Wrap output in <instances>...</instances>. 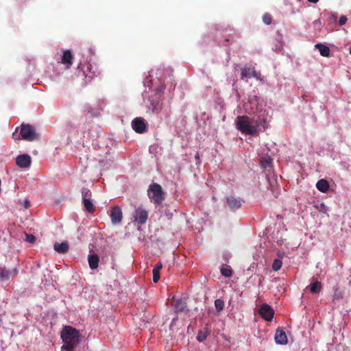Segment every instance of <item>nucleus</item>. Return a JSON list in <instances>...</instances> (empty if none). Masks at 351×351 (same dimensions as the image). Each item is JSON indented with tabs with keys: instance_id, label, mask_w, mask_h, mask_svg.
Returning <instances> with one entry per match:
<instances>
[{
	"instance_id": "f257e3e1",
	"label": "nucleus",
	"mask_w": 351,
	"mask_h": 351,
	"mask_svg": "<svg viewBox=\"0 0 351 351\" xmlns=\"http://www.w3.org/2000/svg\"><path fill=\"white\" fill-rule=\"evenodd\" d=\"M60 337L64 343L61 347V351H74L80 342V331L70 326L63 328Z\"/></svg>"
},
{
	"instance_id": "f03ea898",
	"label": "nucleus",
	"mask_w": 351,
	"mask_h": 351,
	"mask_svg": "<svg viewBox=\"0 0 351 351\" xmlns=\"http://www.w3.org/2000/svg\"><path fill=\"white\" fill-rule=\"evenodd\" d=\"M250 118L248 116H238L236 119V127L242 134L247 135H256L258 130L256 125L251 124Z\"/></svg>"
},
{
	"instance_id": "7ed1b4c3",
	"label": "nucleus",
	"mask_w": 351,
	"mask_h": 351,
	"mask_svg": "<svg viewBox=\"0 0 351 351\" xmlns=\"http://www.w3.org/2000/svg\"><path fill=\"white\" fill-rule=\"evenodd\" d=\"M147 195L156 205L161 204L165 200V193L161 186L157 183H152L149 186Z\"/></svg>"
},
{
	"instance_id": "20e7f679",
	"label": "nucleus",
	"mask_w": 351,
	"mask_h": 351,
	"mask_svg": "<svg viewBox=\"0 0 351 351\" xmlns=\"http://www.w3.org/2000/svg\"><path fill=\"white\" fill-rule=\"evenodd\" d=\"M20 135L22 139L27 141H34L39 138V134L36 133L33 126L29 124L21 125Z\"/></svg>"
},
{
	"instance_id": "39448f33",
	"label": "nucleus",
	"mask_w": 351,
	"mask_h": 351,
	"mask_svg": "<svg viewBox=\"0 0 351 351\" xmlns=\"http://www.w3.org/2000/svg\"><path fill=\"white\" fill-rule=\"evenodd\" d=\"M77 70L78 75L84 76L88 81H90L99 74L97 69H94L90 62H86L84 64H80L77 67Z\"/></svg>"
},
{
	"instance_id": "423d86ee",
	"label": "nucleus",
	"mask_w": 351,
	"mask_h": 351,
	"mask_svg": "<svg viewBox=\"0 0 351 351\" xmlns=\"http://www.w3.org/2000/svg\"><path fill=\"white\" fill-rule=\"evenodd\" d=\"M149 100V104L147 106L148 110H151L152 114H158L162 108L160 96L158 94L151 95Z\"/></svg>"
},
{
	"instance_id": "0eeeda50",
	"label": "nucleus",
	"mask_w": 351,
	"mask_h": 351,
	"mask_svg": "<svg viewBox=\"0 0 351 351\" xmlns=\"http://www.w3.org/2000/svg\"><path fill=\"white\" fill-rule=\"evenodd\" d=\"M132 217L134 221L138 222L140 225H143L146 223L148 218V212L145 210L142 206H139L135 209Z\"/></svg>"
},
{
	"instance_id": "6e6552de",
	"label": "nucleus",
	"mask_w": 351,
	"mask_h": 351,
	"mask_svg": "<svg viewBox=\"0 0 351 351\" xmlns=\"http://www.w3.org/2000/svg\"><path fill=\"white\" fill-rule=\"evenodd\" d=\"M132 129L137 133L142 134L147 130V123L142 117H136L132 121Z\"/></svg>"
},
{
	"instance_id": "1a4fd4ad",
	"label": "nucleus",
	"mask_w": 351,
	"mask_h": 351,
	"mask_svg": "<svg viewBox=\"0 0 351 351\" xmlns=\"http://www.w3.org/2000/svg\"><path fill=\"white\" fill-rule=\"evenodd\" d=\"M259 313L265 320L269 322L272 320L274 315L272 308L267 304L261 305L259 309Z\"/></svg>"
},
{
	"instance_id": "9d476101",
	"label": "nucleus",
	"mask_w": 351,
	"mask_h": 351,
	"mask_svg": "<svg viewBox=\"0 0 351 351\" xmlns=\"http://www.w3.org/2000/svg\"><path fill=\"white\" fill-rule=\"evenodd\" d=\"M110 216L113 224L119 223L123 218V213L121 208L118 206H113L110 211Z\"/></svg>"
},
{
	"instance_id": "9b49d317",
	"label": "nucleus",
	"mask_w": 351,
	"mask_h": 351,
	"mask_svg": "<svg viewBox=\"0 0 351 351\" xmlns=\"http://www.w3.org/2000/svg\"><path fill=\"white\" fill-rule=\"evenodd\" d=\"M259 75L260 74L258 72H256L254 68L245 66L241 70V80H245L247 82V80L251 77L258 79Z\"/></svg>"
},
{
	"instance_id": "f8f14e48",
	"label": "nucleus",
	"mask_w": 351,
	"mask_h": 351,
	"mask_svg": "<svg viewBox=\"0 0 351 351\" xmlns=\"http://www.w3.org/2000/svg\"><path fill=\"white\" fill-rule=\"evenodd\" d=\"M32 158L28 154H21L16 158V164L21 168H27L30 166Z\"/></svg>"
},
{
	"instance_id": "ddd939ff",
	"label": "nucleus",
	"mask_w": 351,
	"mask_h": 351,
	"mask_svg": "<svg viewBox=\"0 0 351 351\" xmlns=\"http://www.w3.org/2000/svg\"><path fill=\"white\" fill-rule=\"evenodd\" d=\"M226 202L228 207L231 210H237L241 206V200L234 196L227 197Z\"/></svg>"
},
{
	"instance_id": "4468645a",
	"label": "nucleus",
	"mask_w": 351,
	"mask_h": 351,
	"mask_svg": "<svg viewBox=\"0 0 351 351\" xmlns=\"http://www.w3.org/2000/svg\"><path fill=\"white\" fill-rule=\"evenodd\" d=\"M275 341L276 343L280 345L287 344L288 342L287 337L285 332L280 328H278L276 331Z\"/></svg>"
},
{
	"instance_id": "2eb2a0df",
	"label": "nucleus",
	"mask_w": 351,
	"mask_h": 351,
	"mask_svg": "<svg viewBox=\"0 0 351 351\" xmlns=\"http://www.w3.org/2000/svg\"><path fill=\"white\" fill-rule=\"evenodd\" d=\"M53 249L59 254H65L69 251V245L66 241L62 243L56 242L53 245Z\"/></svg>"
},
{
	"instance_id": "dca6fc26",
	"label": "nucleus",
	"mask_w": 351,
	"mask_h": 351,
	"mask_svg": "<svg viewBox=\"0 0 351 351\" xmlns=\"http://www.w3.org/2000/svg\"><path fill=\"white\" fill-rule=\"evenodd\" d=\"M306 289H309L313 294L319 293L322 290V284L318 280L313 279L311 283Z\"/></svg>"
},
{
	"instance_id": "f3484780",
	"label": "nucleus",
	"mask_w": 351,
	"mask_h": 351,
	"mask_svg": "<svg viewBox=\"0 0 351 351\" xmlns=\"http://www.w3.org/2000/svg\"><path fill=\"white\" fill-rule=\"evenodd\" d=\"M73 56L70 50H66L64 51L62 56V63L66 64L67 68H70L73 63Z\"/></svg>"
},
{
	"instance_id": "a211bd4d",
	"label": "nucleus",
	"mask_w": 351,
	"mask_h": 351,
	"mask_svg": "<svg viewBox=\"0 0 351 351\" xmlns=\"http://www.w3.org/2000/svg\"><path fill=\"white\" fill-rule=\"evenodd\" d=\"M89 267L91 269H95L98 267L99 257L96 254H90L88 257Z\"/></svg>"
},
{
	"instance_id": "6ab92c4d",
	"label": "nucleus",
	"mask_w": 351,
	"mask_h": 351,
	"mask_svg": "<svg viewBox=\"0 0 351 351\" xmlns=\"http://www.w3.org/2000/svg\"><path fill=\"white\" fill-rule=\"evenodd\" d=\"M173 306L177 311H183L186 307V302L182 298L173 299Z\"/></svg>"
},
{
	"instance_id": "aec40b11",
	"label": "nucleus",
	"mask_w": 351,
	"mask_h": 351,
	"mask_svg": "<svg viewBox=\"0 0 351 351\" xmlns=\"http://www.w3.org/2000/svg\"><path fill=\"white\" fill-rule=\"evenodd\" d=\"M316 187L319 191L326 193L329 189V183L326 180L322 179L317 182Z\"/></svg>"
},
{
	"instance_id": "412c9836",
	"label": "nucleus",
	"mask_w": 351,
	"mask_h": 351,
	"mask_svg": "<svg viewBox=\"0 0 351 351\" xmlns=\"http://www.w3.org/2000/svg\"><path fill=\"white\" fill-rule=\"evenodd\" d=\"M83 205L85 209L89 213H93L95 210V207L92 203L90 198H83Z\"/></svg>"
},
{
	"instance_id": "4be33fe9",
	"label": "nucleus",
	"mask_w": 351,
	"mask_h": 351,
	"mask_svg": "<svg viewBox=\"0 0 351 351\" xmlns=\"http://www.w3.org/2000/svg\"><path fill=\"white\" fill-rule=\"evenodd\" d=\"M210 334V331L207 328H204L198 332L197 335V340L199 342L204 341Z\"/></svg>"
},
{
	"instance_id": "5701e85b",
	"label": "nucleus",
	"mask_w": 351,
	"mask_h": 351,
	"mask_svg": "<svg viewBox=\"0 0 351 351\" xmlns=\"http://www.w3.org/2000/svg\"><path fill=\"white\" fill-rule=\"evenodd\" d=\"M315 47L319 49L320 54L322 56L328 57L329 56V47H326L321 43L316 44Z\"/></svg>"
},
{
	"instance_id": "b1692460",
	"label": "nucleus",
	"mask_w": 351,
	"mask_h": 351,
	"mask_svg": "<svg viewBox=\"0 0 351 351\" xmlns=\"http://www.w3.org/2000/svg\"><path fill=\"white\" fill-rule=\"evenodd\" d=\"M221 273L222 276L229 278L232 275V269L229 265H223L221 269Z\"/></svg>"
},
{
	"instance_id": "393cba45",
	"label": "nucleus",
	"mask_w": 351,
	"mask_h": 351,
	"mask_svg": "<svg viewBox=\"0 0 351 351\" xmlns=\"http://www.w3.org/2000/svg\"><path fill=\"white\" fill-rule=\"evenodd\" d=\"M272 162V160L270 157H263L261 159V166L263 169H266L267 167H270Z\"/></svg>"
},
{
	"instance_id": "a878e982",
	"label": "nucleus",
	"mask_w": 351,
	"mask_h": 351,
	"mask_svg": "<svg viewBox=\"0 0 351 351\" xmlns=\"http://www.w3.org/2000/svg\"><path fill=\"white\" fill-rule=\"evenodd\" d=\"M11 271L5 268H2L0 270V279L2 280H8L10 277Z\"/></svg>"
},
{
	"instance_id": "bb28decb",
	"label": "nucleus",
	"mask_w": 351,
	"mask_h": 351,
	"mask_svg": "<svg viewBox=\"0 0 351 351\" xmlns=\"http://www.w3.org/2000/svg\"><path fill=\"white\" fill-rule=\"evenodd\" d=\"M315 207L319 210V211L326 213L328 210V207L326 205H325L323 202H320L319 201H317L315 205Z\"/></svg>"
},
{
	"instance_id": "cd10ccee",
	"label": "nucleus",
	"mask_w": 351,
	"mask_h": 351,
	"mask_svg": "<svg viewBox=\"0 0 351 351\" xmlns=\"http://www.w3.org/2000/svg\"><path fill=\"white\" fill-rule=\"evenodd\" d=\"M215 306L217 311V312H220L223 309L224 307V302L221 299H217L215 301Z\"/></svg>"
},
{
	"instance_id": "c85d7f7f",
	"label": "nucleus",
	"mask_w": 351,
	"mask_h": 351,
	"mask_svg": "<svg viewBox=\"0 0 351 351\" xmlns=\"http://www.w3.org/2000/svg\"><path fill=\"white\" fill-rule=\"evenodd\" d=\"M263 21L266 25H270L272 22V16L269 13H265L263 16Z\"/></svg>"
},
{
	"instance_id": "c756f323",
	"label": "nucleus",
	"mask_w": 351,
	"mask_h": 351,
	"mask_svg": "<svg viewBox=\"0 0 351 351\" xmlns=\"http://www.w3.org/2000/svg\"><path fill=\"white\" fill-rule=\"evenodd\" d=\"M282 267V261L280 259H275L272 264V269L274 271L279 270Z\"/></svg>"
},
{
	"instance_id": "7c9ffc66",
	"label": "nucleus",
	"mask_w": 351,
	"mask_h": 351,
	"mask_svg": "<svg viewBox=\"0 0 351 351\" xmlns=\"http://www.w3.org/2000/svg\"><path fill=\"white\" fill-rule=\"evenodd\" d=\"M82 199L83 198H88L89 199L91 197L92 193L88 189L83 187L82 189Z\"/></svg>"
},
{
	"instance_id": "2f4dec72",
	"label": "nucleus",
	"mask_w": 351,
	"mask_h": 351,
	"mask_svg": "<svg viewBox=\"0 0 351 351\" xmlns=\"http://www.w3.org/2000/svg\"><path fill=\"white\" fill-rule=\"evenodd\" d=\"M25 241L30 243H34L36 241V239L33 234H25Z\"/></svg>"
},
{
	"instance_id": "473e14b6",
	"label": "nucleus",
	"mask_w": 351,
	"mask_h": 351,
	"mask_svg": "<svg viewBox=\"0 0 351 351\" xmlns=\"http://www.w3.org/2000/svg\"><path fill=\"white\" fill-rule=\"evenodd\" d=\"M153 273V282L154 283H156L160 280V271L154 270L152 271Z\"/></svg>"
},
{
	"instance_id": "72a5a7b5",
	"label": "nucleus",
	"mask_w": 351,
	"mask_h": 351,
	"mask_svg": "<svg viewBox=\"0 0 351 351\" xmlns=\"http://www.w3.org/2000/svg\"><path fill=\"white\" fill-rule=\"evenodd\" d=\"M347 21H348L347 17L346 16H344V15H342L339 18V21L337 22V25L341 27V26L344 25L346 23Z\"/></svg>"
},
{
	"instance_id": "f704fd0d",
	"label": "nucleus",
	"mask_w": 351,
	"mask_h": 351,
	"mask_svg": "<svg viewBox=\"0 0 351 351\" xmlns=\"http://www.w3.org/2000/svg\"><path fill=\"white\" fill-rule=\"evenodd\" d=\"M338 18L337 13H330V22H337Z\"/></svg>"
},
{
	"instance_id": "c9c22d12",
	"label": "nucleus",
	"mask_w": 351,
	"mask_h": 351,
	"mask_svg": "<svg viewBox=\"0 0 351 351\" xmlns=\"http://www.w3.org/2000/svg\"><path fill=\"white\" fill-rule=\"evenodd\" d=\"M162 267V263L160 262H158V263L156 264V265L154 266L153 269L156 270V271H160Z\"/></svg>"
},
{
	"instance_id": "e433bc0d",
	"label": "nucleus",
	"mask_w": 351,
	"mask_h": 351,
	"mask_svg": "<svg viewBox=\"0 0 351 351\" xmlns=\"http://www.w3.org/2000/svg\"><path fill=\"white\" fill-rule=\"evenodd\" d=\"M165 215L167 217V219H170L172 218L173 213L170 212V210H166L165 211Z\"/></svg>"
},
{
	"instance_id": "4c0bfd02",
	"label": "nucleus",
	"mask_w": 351,
	"mask_h": 351,
	"mask_svg": "<svg viewBox=\"0 0 351 351\" xmlns=\"http://www.w3.org/2000/svg\"><path fill=\"white\" fill-rule=\"evenodd\" d=\"M313 25L314 28H318L321 25V22L319 21H315L313 23Z\"/></svg>"
},
{
	"instance_id": "58836bf2",
	"label": "nucleus",
	"mask_w": 351,
	"mask_h": 351,
	"mask_svg": "<svg viewBox=\"0 0 351 351\" xmlns=\"http://www.w3.org/2000/svg\"><path fill=\"white\" fill-rule=\"evenodd\" d=\"M23 206L25 208H28L30 206V202L28 199H25L23 203Z\"/></svg>"
},
{
	"instance_id": "ea45409f",
	"label": "nucleus",
	"mask_w": 351,
	"mask_h": 351,
	"mask_svg": "<svg viewBox=\"0 0 351 351\" xmlns=\"http://www.w3.org/2000/svg\"><path fill=\"white\" fill-rule=\"evenodd\" d=\"M308 1L311 2V3H317L319 1V0H308Z\"/></svg>"
},
{
	"instance_id": "a19ab883",
	"label": "nucleus",
	"mask_w": 351,
	"mask_h": 351,
	"mask_svg": "<svg viewBox=\"0 0 351 351\" xmlns=\"http://www.w3.org/2000/svg\"><path fill=\"white\" fill-rule=\"evenodd\" d=\"M89 51H90V54H94V51H93V49H90H90H89Z\"/></svg>"
},
{
	"instance_id": "79ce46f5",
	"label": "nucleus",
	"mask_w": 351,
	"mask_h": 351,
	"mask_svg": "<svg viewBox=\"0 0 351 351\" xmlns=\"http://www.w3.org/2000/svg\"><path fill=\"white\" fill-rule=\"evenodd\" d=\"M195 158H196L197 159H198V158H199V156H198V154H196Z\"/></svg>"
},
{
	"instance_id": "37998d69",
	"label": "nucleus",
	"mask_w": 351,
	"mask_h": 351,
	"mask_svg": "<svg viewBox=\"0 0 351 351\" xmlns=\"http://www.w3.org/2000/svg\"><path fill=\"white\" fill-rule=\"evenodd\" d=\"M350 53L351 54V47L350 48Z\"/></svg>"
}]
</instances>
